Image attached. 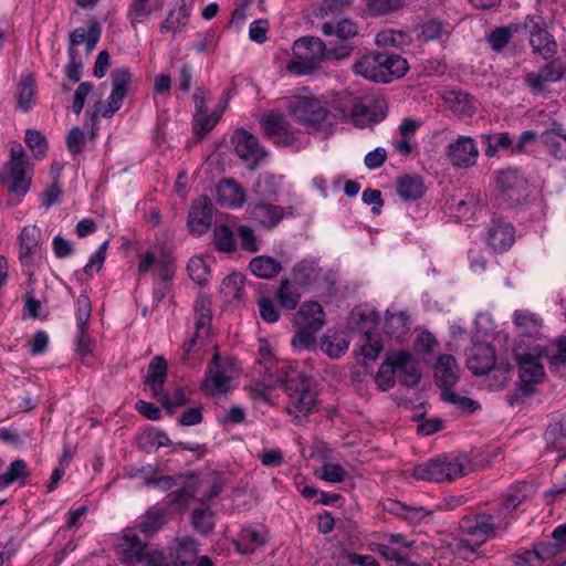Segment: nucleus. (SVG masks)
Here are the masks:
<instances>
[{
  "mask_svg": "<svg viewBox=\"0 0 566 566\" xmlns=\"http://www.w3.org/2000/svg\"><path fill=\"white\" fill-rule=\"evenodd\" d=\"M523 28L528 32L530 45L534 54H538L547 61L555 56L558 45L554 36L547 31L542 15H527Z\"/></svg>",
  "mask_w": 566,
  "mask_h": 566,
  "instance_id": "0eeeda50",
  "label": "nucleus"
},
{
  "mask_svg": "<svg viewBox=\"0 0 566 566\" xmlns=\"http://www.w3.org/2000/svg\"><path fill=\"white\" fill-rule=\"evenodd\" d=\"M419 36L423 42L444 41L449 38V24L437 19L423 21L420 25Z\"/></svg>",
  "mask_w": 566,
  "mask_h": 566,
  "instance_id": "37998d69",
  "label": "nucleus"
},
{
  "mask_svg": "<svg viewBox=\"0 0 566 566\" xmlns=\"http://www.w3.org/2000/svg\"><path fill=\"white\" fill-rule=\"evenodd\" d=\"M434 379L436 384L446 390H452L451 388L459 380V367L454 356L449 354L440 355L434 366Z\"/></svg>",
  "mask_w": 566,
  "mask_h": 566,
  "instance_id": "412c9836",
  "label": "nucleus"
},
{
  "mask_svg": "<svg viewBox=\"0 0 566 566\" xmlns=\"http://www.w3.org/2000/svg\"><path fill=\"white\" fill-rule=\"evenodd\" d=\"M348 345L349 343L345 337L336 333L333 335H329V333L325 334L321 342L322 349L332 358L343 356L347 352Z\"/></svg>",
  "mask_w": 566,
  "mask_h": 566,
  "instance_id": "603ef678",
  "label": "nucleus"
},
{
  "mask_svg": "<svg viewBox=\"0 0 566 566\" xmlns=\"http://www.w3.org/2000/svg\"><path fill=\"white\" fill-rule=\"evenodd\" d=\"M382 59L387 60L381 61V83L402 77L409 70L407 60L398 54L382 52Z\"/></svg>",
  "mask_w": 566,
  "mask_h": 566,
  "instance_id": "473e14b6",
  "label": "nucleus"
},
{
  "mask_svg": "<svg viewBox=\"0 0 566 566\" xmlns=\"http://www.w3.org/2000/svg\"><path fill=\"white\" fill-rule=\"evenodd\" d=\"M251 218L268 230L274 229L284 218L285 209L266 200H255L248 208Z\"/></svg>",
  "mask_w": 566,
  "mask_h": 566,
  "instance_id": "6ab92c4d",
  "label": "nucleus"
},
{
  "mask_svg": "<svg viewBox=\"0 0 566 566\" xmlns=\"http://www.w3.org/2000/svg\"><path fill=\"white\" fill-rule=\"evenodd\" d=\"M235 360L231 357L222 358L218 350L214 352L208 365L206 378L201 388L211 396L226 394L230 388L234 373Z\"/></svg>",
  "mask_w": 566,
  "mask_h": 566,
  "instance_id": "423d86ee",
  "label": "nucleus"
},
{
  "mask_svg": "<svg viewBox=\"0 0 566 566\" xmlns=\"http://www.w3.org/2000/svg\"><path fill=\"white\" fill-rule=\"evenodd\" d=\"M287 111L301 125L319 130L333 117L326 102L307 96H296L289 102Z\"/></svg>",
  "mask_w": 566,
  "mask_h": 566,
  "instance_id": "20e7f679",
  "label": "nucleus"
},
{
  "mask_svg": "<svg viewBox=\"0 0 566 566\" xmlns=\"http://www.w3.org/2000/svg\"><path fill=\"white\" fill-rule=\"evenodd\" d=\"M443 98L450 109L458 116H471L475 112V103L473 96L464 91H447Z\"/></svg>",
  "mask_w": 566,
  "mask_h": 566,
  "instance_id": "2f4dec72",
  "label": "nucleus"
},
{
  "mask_svg": "<svg viewBox=\"0 0 566 566\" xmlns=\"http://www.w3.org/2000/svg\"><path fill=\"white\" fill-rule=\"evenodd\" d=\"M187 270L189 276L200 286H205L208 283L210 268L201 256H193L189 260Z\"/></svg>",
  "mask_w": 566,
  "mask_h": 566,
  "instance_id": "4d7b16f0",
  "label": "nucleus"
},
{
  "mask_svg": "<svg viewBox=\"0 0 566 566\" xmlns=\"http://www.w3.org/2000/svg\"><path fill=\"white\" fill-rule=\"evenodd\" d=\"M470 470V461L464 455H440L417 464L412 470V476L417 480L444 482L464 476Z\"/></svg>",
  "mask_w": 566,
  "mask_h": 566,
  "instance_id": "f03ea898",
  "label": "nucleus"
},
{
  "mask_svg": "<svg viewBox=\"0 0 566 566\" xmlns=\"http://www.w3.org/2000/svg\"><path fill=\"white\" fill-rule=\"evenodd\" d=\"M132 82V74L127 67H118L112 72V92L107 98V108L102 113L103 117H112L117 112L127 95Z\"/></svg>",
  "mask_w": 566,
  "mask_h": 566,
  "instance_id": "2eb2a0df",
  "label": "nucleus"
},
{
  "mask_svg": "<svg viewBox=\"0 0 566 566\" xmlns=\"http://www.w3.org/2000/svg\"><path fill=\"white\" fill-rule=\"evenodd\" d=\"M2 475L9 485L15 482L25 484V479L30 475V472L25 461L22 459H17L10 463L7 472Z\"/></svg>",
  "mask_w": 566,
  "mask_h": 566,
  "instance_id": "e2e57ef3",
  "label": "nucleus"
},
{
  "mask_svg": "<svg viewBox=\"0 0 566 566\" xmlns=\"http://www.w3.org/2000/svg\"><path fill=\"white\" fill-rule=\"evenodd\" d=\"M92 306L86 295H80L76 300V321L78 329L86 331L91 318Z\"/></svg>",
  "mask_w": 566,
  "mask_h": 566,
  "instance_id": "338daca9",
  "label": "nucleus"
},
{
  "mask_svg": "<svg viewBox=\"0 0 566 566\" xmlns=\"http://www.w3.org/2000/svg\"><path fill=\"white\" fill-rule=\"evenodd\" d=\"M297 59L325 61L327 44L317 36H303L294 42Z\"/></svg>",
  "mask_w": 566,
  "mask_h": 566,
  "instance_id": "393cba45",
  "label": "nucleus"
},
{
  "mask_svg": "<svg viewBox=\"0 0 566 566\" xmlns=\"http://www.w3.org/2000/svg\"><path fill=\"white\" fill-rule=\"evenodd\" d=\"M191 523L197 532L207 535L213 530V512L210 509H196L191 514Z\"/></svg>",
  "mask_w": 566,
  "mask_h": 566,
  "instance_id": "052dcab7",
  "label": "nucleus"
},
{
  "mask_svg": "<svg viewBox=\"0 0 566 566\" xmlns=\"http://www.w3.org/2000/svg\"><path fill=\"white\" fill-rule=\"evenodd\" d=\"M260 123L264 134L275 144L290 146L293 143L291 125L284 115L272 112L264 115Z\"/></svg>",
  "mask_w": 566,
  "mask_h": 566,
  "instance_id": "f3484780",
  "label": "nucleus"
},
{
  "mask_svg": "<svg viewBox=\"0 0 566 566\" xmlns=\"http://www.w3.org/2000/svg\"><path fill=\"white\" fill-rule=\"evenodd\" d=\"M27 155L21 147L11 149V158L4 165L0 176L1 182L12 192L24 196L30 189V180L25 177Z\"/></svg>",
  "mask_w": 566,
  "mask_h": 566,
  "instance_id": "6e6552de",
  "label": "nucleus"
},
{
  "mask_svg": "<svg viewBox=\"0 0 566 566\" xmlns=\"http://www.w3.org/2000/svg\"><path fill=\"white\" fill-rule=\"evenodd\" d=\"M296 324L319 331L325 324V312L322 305L315 301L304 302L296 313Z\"/></svg>",
  "mask_w": 566,
  "mask_h": 566,
  "instance_id": "bb28decb",
  "label": "nucleus"
},
{
  "mask_svg": "<svg viewBox=\"0 0 566 566\" xmlns=\"http://www.w3.org/2000/svg\"><path fill=\"white\" fill-rule=\"evenodd\" d=\"M375 381L382 391H387L396 385V370L390 353L387 355L386 360L379 366Z\"/></svg>",
  "mask_w": 566,
  "mask_h": 566,
  "instance_id": "5fc2aeb1",
  "label": "nucleus"
},
{
  "mask_svg": "<svg viewBox=\"0 0 566 566\" xmlns=\"http://www.w3.org/2000/svg\"><path fill=\"white\" fill-rule=\"evenodd\" d=\"M547 450L557 452V461L566 458V426L562 422L549 424L545 432Z\"/></svg>",
  "mask_w": 566,
  "mask_h": 566,
  "instance_id": "72a5a7b5",
  "label": "nucleus"
},
{
  "mask_svg": "<svg viewBox=\"0 0 566 566\" xmlns=\"http://www.w3.org/2000/svg\"><path fill=\"white\" fill-rule=\"evenodd\" d=\"M35 81L31 74L22 77L17 86V104L20 109L28 112L34 99L35 95Z\"/></svg>",
  "mask_w": 566,
  "mask_h": 566,
  "instance_id": "a18cd8bd",
  "label": "nucleus"
},
{
  "mask_svg": "<svg viewBox=\"0 0 566 566\" xmlns=\"http://www.w3.org/2000/svg\"><path fill=\"white\" fill-rule=\"evenodd\" d=\"M367 319L370 321V327L367 329H364V327H361L367 338L366 344L361 346V354L364 355L365 358L369 360H375L381 349V346L378 343H371V329L378 324L379 316L374 312L360 315L361 323L366 322Z\"/></svg>",
  "mask_w": 566,
  "mask_h": 566,
  "instance_id": "49530a36",
  "label": "nucleus"
},
{
  "mask_svg": "<svg viewBox=\"0 0 566 566\" xmlns=\"http://www.w3.org/2000/svg\"><path fill=\"white\" fill-rule=\"evenodd\" d=\"M240 542L237 543V551L242 554H251L256 547H260L266 542V532L263 527L256 528L253 526L244 527L240 533Z\"/></svg>",
  "mask_w": 566,
  "mask_h": 566,
  "instance_id": "f704fd0d",
  "label": "nucleus"
},
{
  "mask_svg": "<svg viewBox=\"0 0 566 566\" xmlns=\"http://www.w3.org/2000/svg\"><path fill=\"white\" fill-rule=\"evenodd\" d=\"M566 74V63L560 59H551L537 72H530L524 76V83L534 94L543 93L547 84L559 82Z\"/></svg>",
  "mask_w": 566,
  "mask_h": 566,
  "instance_id": "1a4fd4ad",
  "label": "nucleus"
},
{
  "mask_svg": "<svg viewBox=\"0 0 566 566\" xmlns=\"http://www.w3.org/2000/svg\"><path fill=\"white\" fill-rule=\"evenodd\" d=\"M390 356L399 384L407 388L416 387L421 380V373L415 357L406 350H394Z\"/></svg>",
  "mask_w": 566,
  "mask_h": 566,
  "instance_id": "4468645a",
  "label": "nucleus"
},
{
  "mask_svg": "<svg viewBox=\"0 0 566 566\" xmlns=\"http://www.w3.org/2000/svg\"><path fill=\"white\" fill-rule=\"evenodd\" d=\"M513 322L521 334L527 336L537 335L542 327V319L535 313L516 310L513 313Z\"/></svg>",
  "mask_w": 566,
  "mask_h": 566,
  "instance_id": "ea45409f",
  "label": "nucleus"
},
{
  "mask_svg": "<svg viewBox=\"0 0 566 566\" xmlns=\"http://www.w3.org/2000/svg\"><path fill=\"white\" fill-rule=\"evenodd\" d=\"M528 484L525 481L514 483L507 491L501 506L500 515L511 513L522 504L526 497Z\"/></svg>",
  "mask_w": 566,
  "mask_h": 566,
  "instance_id": "c03bdc74",
  "label": "nucleus"
},
{
  "mask_svg": "<svg viewBox=\"0 0 566 566\" xmlns=\"http://www.w3.org/2000/svg\"><path fill=\"white\" fill-rule=\"evenodd\" d=\"M460 528L462 533L476 537L484 543L491 535H494L495 526L493 516L480 514L475 517H465L461 521Z\"/></svg>",
  "mask_w": 566,
  "mask_h": 566,
  "instance_id": "b1692460",
  "label": "nucleus"
},
{
  "mask_svg": "<svg viewBox=\"0 0 566 566\" xmlns=\"http://www.w3.org/2000/svg\"><path fill=\"white\" fill-rule=\"evenodd\" d=\"M237 234L242 250L249 253H255L260 250V243L256 240L254 230L251 227L245 224L239 226L237 229Z\"/></svg>",
  "mask_w": 566,
  "mask_h": 566,
  "instance_id": "69168bd1",
  "label": "nucleus"
},
{
  "mask_svg": "<svg viewBox=\"0 0 566 566\" xmlns=\"http://www.w3.org/2000/svg\"><path fill=\"white\" fill-rule=\"evenodd\" d=\"M486 241L494 252H506L515 241L514 227L502 219L492 220L488 230Z\"/></svg>",
  "mask_w": 566,
  "mask_h": 566,
  "instance_id": "a211bd4d",
  "label": "nucleus"
},
{
  "mask_svg": "<svg viewBox=\"0 0 566 566\" xmlns=\"http://www.w3.org/2000/svg\"><path fill=\"white\" fill-rule=\"evenodd\" d=\"M321 30L325 36L335 35L342 41H348L358 34L357 24L349 19H343L336 24L325 22L322 24Z\"/></svg>",
  "mask_w": 566,
  "mask_h": 566,
  "instance_id": "a19ab883",
  "label": "nucleus"
},
{
  "mask_svg": "<svg viewBox=\"0 0 566 566\" xmlns=\"http://www.w3.org/2000/svg\"><path fill=\"white\" fill-rule=\"evenodd\" d=\"M542 145L549 155L558 160H566V128L553 122L552 126L539 135Z\"/></svg>",
  "mask_w": 566,
  "mask_h": 566,
  "instance_id": "aec40b11",
  "label": "nucleus"
},
{
  "mask_svg": "<svg viewBox=\"0 0 566 566\" xmlns=\"http://www.w3.org/2000/svg\"><path fill=\"white\" fill-rule=\"evenodd\" d=\"M245 276L240 272H233L222 281L221 291L232 300H242Z\"/></svg>",
  "mask_w": 566,
  "mask_h": 566,
  "instance_id": "6e6d98bb",
  "label": "nucleus"
},
{
  "mask_svg": "<svg viewBox=\"0 0 566 566\" xmlns=\"http://www.w3.org/2000/svg\"><path fill=\"white\" fill-rule=\"evenodd\" d=\"M485 145V155L494 157L501 149H507L512 146V139L509 133H491L481 136Z\"/></svg>",
  "mask_w": 566,
  "mask_h": 566,
  "instance_id": "09e8293b",
  "label": "nucleus"
},
{
  "mask_svg": "<svg viewBox=\"0 0 566 566\" xmlns=\"http://www.w3.org/2000/svg\"><path fill=\"white\" fill-rule=\"evenodd\" d=\"M167 514L168 511L163 505L149 507L137 524L138 531L146 538L154 536L167 523Z\"/></svg>",
  "mask_w": 566,
  "mask_h": 566,
  "instance_id": "a878e982",
  "label": "nucleus"
},
{
  "mask_svg": "<svg viewBox=\"0 0 566 566\" xmlns=\"http://www.w3.org/2000/svg\"><path fill=\"white\" fill-rule=\"evenodd\" d=\"M496 366L494 347L489 343H473L468 352L467 367L475 376L488 375Z\"/></svg>",
  "mask_w": 566,
  "mask_h": 566,
  "instance_id": "ddd939ff",
  "label": "nucleus"
},
{
  "mask_svg": "<svg viewBox=\"0 0 566 566\" xmlns=\"http://www.w3.org/2000/svg\"><path fill=\"white\" fill-rule=\"evenodd\" d=\"M298 286L292 282V279H282L275 292V297L279 304L286 310H295L301 300Z\"/></svg>",
  "mask_w": 566,
  "mask_h": 566,
  "instance_id": "e433bc0d",
  "label": "nucleus"
},
{
  "mask_svg": "<svg viewBox=\"0 0 566 566\" xmlns=\"http://www.w3.org/2000/svg\"><path fill=\"white\" fill-rule=\"evenodd\" d=\"M388 564L389 566H408L413 562L408 560L398 549L389 544H377L374 548Z\"/></svg>",
  "mask_w": 566,
  "mask_h": 566,
  "instance_id": "680f3d73",
  "label": "nucleus"
},
{
  "mask_svg": "<svg viewBox=\"0 0 566 566\" xmlns=\"http://www.w3.org/2000/svg\"><path fill=\"white\" fill-rule=\"evenodd\" d=\"M375 41L379 46L399 48L408 45L410 42V36L403 31L387 29L378 32Z\"/></svg>",
  "mask_w": 566,
  "mask_h": 566,
  "instance_id": "864d4df0",
  "label": "nucleus"
},
{
  "mask_svg": "<svg viewBox=\"0 0 566 566\" xmlns=\"http://www.w3.org/2000/svg\"><path fill=\"white\" fill-rule=\"evenodd\" d=\"M446 156L453 167L467 169L476 164L479 149L472 137L459 136L447 146Z\"/></svg>",
  "mask_w": 566,
  "mask_h": 566,
  "instance_id": "9b49d317",
  "label": "nucleus"
},
{
  "mask_svg": "<svg viewBox=\"0 0 566 566\" xmlns=\"http://www.w3.org/2000/svg\"><path fill=\"white\" fill-rule=\"evenodd\" d=\"M213 205L209 197L200 196L191 206L187 224L192 234H205L212 222Z\"/></svg>",
  "mask_w": 566,
  "mask_h": 566,
  "instance_id": "dca6fc26",
  "label": "nucleus"
},
{
  "mask_svg": "<svg viewBox=\"0 0 566 566\" xmlns=\"http://www.w3.org/2000/svg\"><path fill=\"white\" fill-rule=\"evenodd\" d=\"M280 185L281 178L269 172H263L259 175L253 187V192L259 197L258 200L269 201L277 196Z\"/></svg>",
  "mask_w": 566,
  "mask_h": 566,
  "instance_id": "4c0bfd02",
  "label": "nucleus"
},
{
  "mask_svg": "<svg viewBox=\"0 0 566 566\" xmlns=\"http://www.w3.org/2000/svg\"><path fill=\"white\" fill-rule=\"evenodd\" d=\"M213 243L216 250L223 253H232L237 250V243L231 229L221 224L213 230Z\"/></svg>",
  "mask_w": 566,
  "mask_h": 566,
  "instance_id": "3c124183",
  "label": "nucleus"
},
{
  "mask_svg": "<svg viewBox=\"0 0 566 566\" xmlns=\"http://www.w3.org/2000/svg\"><path fill=\"white\" fill-rule=\"evenodd\" d=\"M407 0H366L370 14L379 17L402 9Z\"/></svg>",
  "mask_w": 566,
  "mask_h": 566,
  "instance_id": "bf43d9fd",
  "label": "nucleus"
},
{
  "mask_svg": "<svg viewBox=\"0 0 566 566\" xmlns=\"http://www.w3.org/2000/svg\"><path fill=\"white\" fill-rule=\"evenodd\" d=\"M513 356L518 365L520 390L524 396L534 394L535 386L545 378L544 366L538 361L543 357V348H527L518 343L513 348Z\"/></svg>",
  "mask_w": 566,
  "mask_h": 566,
  "instance_id": "7ed1b4c3",
  "label": "nucleus"
},
{
  "mask_svg": "<svg viewBox=\"0 0 566 566\" xmlns=\"http://www.w3.org/2000/svg\"><path fill=\"white\" fill-rule=\"evenodd\" d=\"M322 276V269L313 260H301L292 271L291 279L295 286L306 290L316 284Z\"/></svg>",
  "mask_w": 566,
  "mask_h": 566,
  "instance_id": "5701e85b",
  "label": "nucleus"
},
{
  "mask_svg": "<svg viewBox=\"0 0 566 566\" xmlns=\"http://www.w3.org/2000/svg\"><path fill=\"white\" fill-rule=\"evenodd\" d=\"M518 29V24H511L510 27H502L493 30L488 38L491 48L496 52L502 51L509 44L512 33L517 32Z\"/></svg>",
  "mask_w": 566,
  "mask_h": 566,
  "instance_id": "13d9d810",
  "label": "nucleus"
},
{
  "mask_svg": "<svg viewBox=\"0 0 566 566\" xmlns=\"http://www.w3.org/2000/svg\"><path fill=\"white\" fill-rule=\"evenodd\" d=\"M442 399L447 402L457 406L460 410L465 411L468 413H472L480 408V403L476 400L469 397L459 396L453 390L443 391Z\"/></svg>",
  "mask_w": 566,
  "mask_h": 566,
  "instance_id": "0e129e2a",
  "label": "nucleus"
},
{
  "mask_svg": "<svg viewBox=\"0 0 566 566\" xmlns=\"http://www.w3.org/2000/svg\"><path fill=\"white\" fill-rule=\"evenodd\" d=\"M385 331L394 338H403L410 331V321L406 312L390 313L387 311Z\"/></svg>",
  "mask_w": 566,
  "mask_h": 566,
  "instance_id": "58836bf2",
  "label": "nucleus"
},
{
  "mask_svg": "<svg viewBox=\"0 0 566 566\" xmlns=\"http://www.w3.org/2000/svg\"><path fill=\"white\" fill-rule=\"evenodd\" d=\"M249 269L256 277L271 280L282 271V264L272 256L259 255L250 261Z\"/></svg>",
  "mask_w": 566,
  "mask_h": 566,
  "instance_id": "c9c22d12",
  "label": "nucleus"
},
{
  "mask_svg": "<svg viewBox=\"0 0 566 566\" xmlns=\"http://www.w3.org/2000/svg\"><path fill=\"white\" fill-rule=\"evenodd\" d=\"M197 556L196 542L190 538L181 539L171 554V559L177 566H188Z\"/></svg>",
  "mask_w": 566,
  "mask_h": 566,
  "instance_id": "de8ad7c7",
  "label": "nucleus"
},
{
  "mask_svg": "<svg viewBox=\"0 0 566 566\" xmlns=\"http://www.w3.org/2000/svg\"><path fill=\"white\" fill-rule=\"evenodd\" d=\"M335 109L339 112L343 117L350 116L356 125L359 126H363V124L358 123V118L369 114V108L350 93H344L336 98Z\"/></svg>",
  "mask_w": 566,
  "mask_h": 566,
  "instance_id": "7c9ffc66",
  "label": "nucleus"
},
{
  "mask_svg": "<svg viewBox=\"0 0 566 566\" xmlns=\"http://www.w3.org/2000/svg\"><path fill=\"white\" fill-rule=\"evenodd\" d=\"M155 549H150L147 541L142 539L134 528L123 530L115 543L118 560L125 566H137L149 559Z\"/></svg>",
  "mask_w": 566,
  "mask_h": 566,
  "instance_id": "39448f33",
  "label": "nucleus"
},
{
  "mask_svg": "<svg viewBox=\"0 0 566 566\" xmlns=\"http://www.w3.org/2000/svg\"><path fill=\"white\" fill-rule=\"evenodd\" d=\"M496 189L511 205L518 203L527 195V180L516 168H505L497 172Z\"/></svg>",
  "mask_w": 566,
  "mask_h": 566,
  "instance_id": "9d476101",
  "label": "nucleus"
},
{
  "mask_svg": "<svg viewBox=\"0 0 566 566\" xmlns=\"http://www.w3.org/2000/svg\"><path fill=\"white\" fill-rule=\"evenodd\" d=\"M40 230L35 227H24L20 233V252L21 262H29L35 253L39 242Z\"/></svg>",
  "mask_w": 566,
  "mask_h": 566,
  "instance_id": "79ce46f5",
  "label": "nucleus"
},
{
  "mask_svg": "<svg viewBox=\"0 0 566 566\" xmlns=\"http://www.w3.org/2000/svg\"><path fill=\"white\" fill-rule=\"evenodd\" d=\"M85 143H86V139H85V133L83 132V129L80 128L78 126H74L73 128H71V130L69 132V134L66 136L67 150L72 155H78L83 151V149L85 147Z\"/></svg>",
  "mask_w": 566,
  "mask_h": 566,
  "instance_id": "774afa93",
  "label": "nucleus"
},
{
  "mask_svg": "<svg viewBox=\"0 0 566 566\" xmlns=\"http://www.w3.org/2000/svg\"><path fill=\"white\" fill-rule=\"evenodd\" d=\"M555 348H543V357L548 361L552 374L566 376V336H558L554 342Z\"/></svg>",
  "mask_w": 566,
  "mask_h": 566,
  "instance_id": "c756f323",
  "label": "nucleus"
},
{
  "mask_svg": "<svg viewBox=\"0 0 566 566\" xmlns=\"http://www.w3.org/2000/svg\"><path fill=\"white\" fill-rule=\"evenodd\" d=\"M396 190L402 200L410 201L421 198L426 193L427 187L421 176L405 175L397 179Z\"/></svg>",
  "mask_w": 566,
  "mask_h": 566,
  "instance_id": "cd10ccee",
  "label": "nucleus"
},
{
  "mask_svg": "<svg viewBox=\"0 0 566 566\" xmlns=\"http://www.w3.org/2000/svg\"><path fill=\"white\" fill-rule=\"evenodd\" d=\"M244 199L245 193L242 187L233 179H223L217 187V200L222 206L239 208Z\"/></svg>",
  "mask_w": 566,
  "mask_h": 566,
  "instance_id": "c85d7f7f",
  "label": "nucleus"
},
{
  "mask_svg": "<svg viewBox=\"0 0 566 566\" xmlns=\"http://www.w3.org/2000/svg\"><path fill=\"white\" fill-rule=\"evenodd\" d=\"M231 142L237 155L248 161L251 169H254L266 156V151L260 146L258 138L243 128L234 130Z\"/></svg>",
  "mask_w": 566,
  "mask_h": 566,
  "instance_id": "f8f14e48",
  "label": "nucleus"
},
{
  "mask_svg": "<svg viewBox=\"0 0 566 566\" xmlns=\"http://www.w3.org/2000/svg\"><path fill=\"white\" fill-rule=\"evenodd\" d=\"M255 371L262 375L271 386H282L289 396L287 412L294 417L296 424H304L317 405L311 378L295 370L280 373L274 359L272 364H263V367L256 365Z\"/></svg>",
  "mask_w": 566,
  "mask_h": 566,
  "instance_id": "f257e3e1",
  "label": "nucleus"
},
{
  "mask_svg": "<svg viewBox=\"0 0 566 566\" xmlns=\"http://www.w3.org/2000/svg\"><path fill=\"white\" fill-rule=\"evenodd\" d=\"M221 113L212 112L208 114V112L193 114L192 115V130L195 135L201 139L206 136L220 120Z\"/></svg>",
  "mask_w": 566,
  "mask_h": 566,
  "instance_id": "8fccbe9b",
  "label": "nucleus"
},
{
  "mask_svg": "<svg viewBox=\"0 0 566 566\" xmlns=\"http://www.w3.org/2000/svg\"><path fill=\"white\" fill-rule=\"evenodd\" d=\"M386 60L387 59H382V52H367L353 64V72L370 82L381 83V61Z\"/></svg>",
  "mask_w": 566,
  "mask_h": 566,
  "instance_id": "4be33fe9",
  "label": "nucleus"
}]
</instances>
